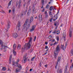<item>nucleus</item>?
Here are the masks:
<instances>
[{
  "label": "nucleus",
  "mask_w": 73,
  "mask_h": 73,
  "mask_svg": "<svg viewBox=\"0 0 73 73\" xmlns=\"http://www.w3.org/2000/svg\"><path fill=\"white\" fill-rule=\"evenodd\" d=\"M20 70H21L20 69H19L18 68H17L15 70V72L16 73H17L18 72H19L20 71Z\"/></svg>",
  "instance_id": "18"
},
{
  "label": "nucleus",
  "mask_w": 73,
  "mask_h": 73,
  "mask_svg": "<svg viewBox=\"0 0 73 73\" xmlns=\"http://www.w3.org/2000/svg\"><path fill=\"white\" fill-rule=\"evenodd\" d=\"M18 47H21V45L20 44H18Z\"/></svg>",
  "instance_id": "54"
},
{
  "label": "nucleus",
  "mask_w": 73,
  "mask_h": 73,
  "mask_svg": "<svg viewBox=\"0 0 73 73\" xmlns=\"http://www.w3.org/2000/svg\"><path fill=\"white\" fill-rule=\"evenodd\" d=\"M36 5V4H34L33 5L32 8V13H34L35 11V6Z\"/></svg>",
  "instance_id": "8"
},
{
  "label": "nucleus",
  "mask_w": 73,
  "mask_h": 73,
  "mask_svg": "<svg viewBox=\"0 0 73 73\" xmlns=\"http://www.w3.org/2000/svg\"><path fill=\"white\" fill-rule=\"evenodd\" d=\"M26 47H25V45L24 46V48H22V52H23L24 51V50H25V49H26V48L27 49V50H28V49L30 48H28V47H27V45H26Z\"/></svg>",
  "instance_id": "7"
},
{
  "label": "nucleus",
  "mask_w": 73,
  "mask_h": 73,
  "mask_svg": "<svg viewBox=\"0 0 73 73\" xmlns=\"http://www.w3.org/2000/svg\"><path fill=\"white\" fill-rule=\"evenodd\" d=\"M31 61H34V59L32 58L31 59Z\"/></svg>",
  "instance_id": "62"
},
{
  "label": "nucleus",
  "mask_w": 73,
  "mask_h": 73,
  "mask_svg": "<svg viewBox=\"0 0 73 73\" xmlns=\"http://www.w3.org/2000/svg\"><path fill=\"white\" fill-rule=\"evenodd\" d=\"M15 64H16V62H15V61H13V65H15V66H16Z\"/></svg>",
  "instance_id": "30"
},
{
  "label": "nucleus",
  "mask_w": 73,
  "mask_h": 73,
  "mask_svg": "<svg viewBox=\"0 0 73 73\" xmlns=\"http://www.w3.org/2000/svg\"><path fill=\"white\" fill-rule=\"evenodd\" d=\"M56 44H57V43L56 42H55V43L53 45H56Z\"/></svg>",
  "instance_id": "63"
},
{
  "label": "nucleus",
  "mask_w": 73,
  "mask_h": 73,
  "mask_svg": "<svg viewBox=\"0 0 73 73\" xmlns=\"http://www.w3.org/2000/svg\"><path fill=\"white\" fill-rule=\"evenodd\" d=\"M22 2V1H21V0H19L18 4H21V3Z\"/></svg>",
  "instance_id": "29"
},
{
  "label": "nucleus",
  "mask_w": 73,
  "mask_h": 73,
  "mask_svg": "<svg viewBox=\"0 0 73 73\" xmlns=\"http://www.w3.org/2000/svg\"><path fill=\"white\" fill-rule=\"evenodd\" d=\"M49 4H47L45 7V8H46V9H49Z\"/></svg>",
  "instance_id": "23"
},
{
  "label": "nucleus",
  "mask_w": 73,
  "mask_h": 73,
  "mask_svg": "<svg viewBox=\"0 0 73 73\" xmlns=\"http://www.w3.org/2000/svg\"><path fill=\"white\" fill-rule=\"evenodd\" d=\"M42 4H43L44 3V0H42Z\"/></svg>",
  "instance_id": "48"
},
{
  "label": "nucleus",
  "mask_w": 73,
  "mask_h": 73,
  "mask_svg": "<svg viewBox=\"0 0 73 73\" xmlns=\"http://www.w3.org/2000/svg\"><path fill=\"white\" fill-rule=\"evenodd\" d=\"M57 40L58 41V40H59V37H58V36H57Z\"/></svg>",
  "instance_id": "45"
},
{
  "label": "nucleus",
  "mask_w": 73,
  "mask_h": 73,
  "mask_svg": "<svg viewBox=\"0 0 73 73\" xmlns=\"http://www.w3.org/2000/svg\"><path fill=\"white\" fill-rule=\"evenodd\" d=\"M12 55L11 54L10 55V56L9 57V64L11 63V60H12Z\"/></svg>",
  "instance_id": "12"
},
{
  "label": "nucleus",
  "mask_w": 73,
  "mask_h": 73,
  "mask_svg": "<svg viewBox=\"0 0 73 73\" xmlns=\"http://www.w3.org/2000/svg\"><path fill=\"white\" fill-rule=\"evenodd\" d=\"M17 66L18 67L19 69H21V70L22 69V66H21V65L20 64H17Z\"/></svg>",
  "instance_id": "10"
},
{
  "label": "nucleus",
  "mask_w": 73,
  "mask_h": 73,
  "mask_svg": "<svg viewBox=\"0 0 73 73\" xmlns=\"http://www.w3.org/2000/svg\"><path fill=\"white\" fill-rule=\"evenodd\" d=\"M44 11H45V9H43V10L42 11V12H44Z\"/></svg>",
  "instance_id": "58"
},
{
  "label": "nucleus",
  "mask_w": 73,
  "mask_h": 73,
  "mask_svg": "<svg viewBox=\"0 0 73 73\" xmlns=\"http://www.w3.org/2000/svg\"><path fill=\"white\" fill-rule=\"evenodd\" d=\"M53 34H56V32L54 31V32L52 33Z\"/></svg>",
  "instance_id": "59"
},
{
  "label": "nucleus",
  "mask_w": 73,
  "mask_h": 73,
  "mask_svg": "<svg viewBox=\"0 0 73 73\" xmlns=\"http://www.w3.org/2000/svg\"><path fill=\"white\" fill-rule=\"evenodd\" d=\"M49 9L50 11H52V9H53V6H51L49 8Z\"/></svg>",
  "instance_id": "26"
},
{
  "label": "nucleus",
  "mask_w": 73,
  "mask_h": 73,
  "mask_svg": "<svg viewBox=\"0 0 73 73\" xmlns=\"http://www.w3.org/2000/svg\"><path fill=\"white\" fill-rule=\"evenodd\" d=\"M36 36H35L34 37V41H35V40H36Z\"/></svg>",
  "instance_id": "34"
},
{
  "label": "nucleus",
  "mask_w": 73,
  "mask_h": 73,
  "mask_svg": "<svg viewBox=\"0 0 73 73\" xmlns=\"http://www.w3.org/2000/svg\"><path fill=\"white\" fill-rule=\"evenodd\" d=\"M59 73H62V70L60 69V72H59Z\"/></svg>",
  "instance_id": "46"
},
{
  "label": "nucleus",
  "mask_w": 73,
  "mask_h": 73,
  "mask_svg": "<svg viewBox=\"0 0 73 73\" xmlns=\"http://www.w3.org/2000/svg\"><path fill=\"white\" fill-rule=\"evenodd\" d=\"M68 64H67V65L66 66V67L65 68V70L64 71V73H66L67 72V69H68Z\"/></svg>",
  "instance_id": "16"
},
{
  "label": "nucleus",
  "mask_w": 73,
  "mask_h": 73,
  "mask_svg": "<svg viewBox=\"0 0 73 73\" xmlns=\"http://www.w3.org/2000/svg\"><path fill=\"white\" fill-rule=\"evenodd\" d=\"M48 38L49 39H50L52 38V36H48Z\"/></svg>",
  "instance_id": "49"
},
{
  "label": "nucleus",
  "mask_w": 73,
  "mask_h": 73,
  "mask_svg": "<svg viewBox=\"0 0 73 73\" xmlns=\"http://www.w3.org/2000/svg\"><path fill=\"white\" fill-rule=\"evenodd\" d=\"M64 45H62V44L61 45V48L62 49H63L64 50H65V49H64Z\"/></svg>",
  "instance_id": "21"
},
{
  "label": "nucleus",
  "mask_w": 73,
  "mask_h": 73,
  "mask_svg": "<svg viewBox=\"0 0 73 73\" xmlns=\"http://www.w3.org/2000/svg\"><path fill=\"white\" fill-rule=\"evenodd\" d=\"M32 38L31 37L29 38V42L27 43H26L25 45V47H26V45L28 47V48H30L31 46V44H32Z\"/></svg>",
  "instance_id": "1"
},
{
  "label": "nucleus",
  "mask_w": 73,
  "mask_h": 73,
  "mask_svg": "<svg viewBox=\"0 0 73 73\" xmlns=\"http://www.w3.org/2000/svg\"><path fill=\"white\" fill-rule=\"evenodd\" d=\"M27 11L26 10L25 11V13L24 14V15H26V13H27Z\"/></svg>",
  "instance_id": "44"
},
{
  "label": "nucleus",
  "mask_w": 73,
  "mask_h": 73,
  "mask_svg": "<svg viewBox=\"0 0 73 73\" xmlns=\"http://www.w3.org/2000/svg\"><path fill=\"white\" fill-rule=\"evenodd\" d=\"M33 17H32L30 19V23H30V24H31V23H32V22L33 21Z\"/></svg>",
  "instance_id": "19"
},
{
  "label": "nucleus",
  "mask_w": 73,
  "mask_h": 73,
  "mask_svg": "<svg viewBox=\"0 0 73 73\" xmlns=\"http://www.w3.org/2000/svg\"><path fill=\"white\" fill-rule=\"evenodd\" d=\"M27 53H26L25 55L23 57V60H22V62L23 63H24H24H25V62H26V61L27 60V58H26L27 57Z\"/></svg>",
  "instance_id": "5"
},
{
  "label": "nucleus",
  "mask_w": 73,
  "mask_h": 73,
  "mask_svg": "<svg viewBox=\"0 0 73 73\" xmlns=\"http://www.w3.org/2000/svg\"><path fill=\"white\" fill-rule=\"evenodd\" d=\"M18 3H17V2L16 3V7H17V5H18Z\"/></svg>",
  "instance_id": "55"
},
{
  "label": "nucleus",
  "mask_w": 73,
  "mask_h": 73,
  "mask_svg": "<svg viewBox=\"0 0 73 73\" xmlns=\"http://www.w3.org/2000/svg\"><path fill=\"white\" fill-rule=\"evenodd\" d=\"M16 44H14L13 45V50H15L16 49Z\"/></svg>",
  "instance_id": "20"
},
{
  "label": "nucleus",
  "mask_w": 73,
  "mask_h": 73,
  "mask_svg": "<svg viewBox=\"0 0 73 73\" xmlns=\"http://www.w3.org/2000/svg\"><path fill=\"white\" fill-rule=\"evenodd\" d=\"M39 17V20H41L42 21V15L41 14H39L38 15Z\"/></svg>",
  "instance_id": "11"
},
{
  "label": "nucleus",
  "mask_w": 73,
  "mask_h": 73,
  "mask_svg": "<svg viewBox=\"0 0 73 73\" xmlns=\"http://www.w3.org/2000/svg\"><path fill=\"white\" fill-rule=\"evenodd\" d=\"M53 19L52 18H51L50 19V20L49 21H50V22H52V19Z\"/></svg>",
  "instance_id": "47"
},
{
  "label": "nucleus",
  "mask_w": 73,
  "mask_h": 73,
  "mask_svg": "<svg viewBox=\"0 0 73 73\" xmlns=\"http://www.w3.org/2000/svg\"><path fill=\"white\" fill-rule=\"evenodd\" d=\"M29 29V28H27L26 27V31H28V30Z\"/></svg>",
  "instance_id": "53"
},
{
  "label": "nucleus",
  "mask_w": 73,
  "mask_h": 73,
  "mask_svg": "<svg viewBox=\"0 0 73 73\" xmlns=\"http://www.w3.org/2000/svg\"><path fill=\"white\" fill-rule=\"evenodd\" d=\"M30 25H31V23H29L28 25L27 26L26 28H29V27H30Z\"/></svg>",
  "instance_id": "24"
},
{
  "label": "nucleus",
  "mask_w": 73,
  "mask_h": 73,
  "mask_svg": "<svg viewBox=\"0 0 73 73\" xmlns=\"http://www.w3.org/2000/svg\"><path fill=\"white\" fill-rule=\"evenodd\" d=\"M28 20H29V19H27L26 20L25 23L23 25L24 27H26V25H27V24L28 23Z\"/></svg>",
  "instance_id": "17"
},
{
  "label": "nucleus",
  "mask_w": 73,
  "mask_h": 73,
  "mask_svg": "<svg viewBox=\"0 0 73 73\" xmlns=\"http://www.w3.org/2000/svg\"><path fill=\"white\" fill-rule=\"evenodd\" d=\"M60 60H61V58H60V57H58V62H59V61H60Z\"/></svg>",
  "instance_id": "28"
},
{
  "label": "nucleus",
  "mask_w": 73,
  "mask_h": 73,
  "mask_svg": "<svg viewBox=\"0 0 73 73\" xmlns=\"http://www.w3.org/2000/svg\"><path fill=\"white\" fill-rule=\"evenodd\" d=\"M18 49H20V47H17Z\"/></svg>",
  "instance_id": "64"
},
{
  "label": "nucleus",
  "mask_w": 73,
  "mask_h": 73,
  "mask_svg": "<svg viewBox=\"0 0 73 73\" xmlns=\"http://www.w3.org/2000/svg\"><path fill=\"white\" fill-rule=\"evenodd\" d=\"M71 52L72 54V55L73 56V49L72 50Z\"/></svg>",
  "instance_id": "38"
},
{
  "label": "nucleus",
  "mask_w": 73,
  "mask_h": 73,
  "mask_svg": "<svg viewBox=\"0 0 73 73\" xmlns=\"http://www.w3.org/2000/svg\"><path fill=\"white\" fill-rule=\"evenodd\" d=\"M70 33L69 34V36L70 37H72V30L70 29Z\"/></svg>",
  "instance_id": "9"
},
{
  "label": "nucleus",
  "mask_w": 73,
  "mask_h": 73,
  "mask_svg": "<svg viewBox=\"0 0 73 73\" xmlns=\"http://www.w3.org/2000/svg\"><path fill=\"white\" fill-rule=\"evenodd\" d=\"M11 27V22L9 20L7 22V32H8V29L10 28Z\"/></svg>",
  "instance_id": "4"
},
{
  "label": "nucleus",
  "mask_w": 73,
  "mask_h": 73,
  "mask_svg": "<svg viewBox=\"0 0 73 73\" xmlns=\"http://www.w3.org/2000/svg\"><path fill=\"white\" fill-rule=\"evenodd\" d=\"M45 49H48V46H45Z\"/></svg>",
  "instance_id": "52"
},
{
  "label": "nucleus",
  "mask_w": 73,
  "mask_h": 73,
  "mask_svg": "<svg viewBox=\"0 0 73 73\" xmlns=\"http://www.w3.org/2000/svg\"><path fill=\"white\" fill-rule=\"evenodd\" d=\"M19 60H17V61L16 62V64H17H17H18V63L19 62Z\"/></svg>",
  "instance_id": "42"
},
{
  "label": "nucleus",
  "mask_w": 73,
  "mask_h": 73,
  "mask_svg": "<svg viewBox=\"0 0 73 73\" xmlns=\"http://www.w3.org/2000/svg\"><path fill=\"white\" fill-rule=\"evenodd\" d=\"M44 14H46V15H47V12L46 11H45L44 12Z\"/></svg>",
  "instance_id": "56"
},
{
  "label": "nucleus",
  "mask_w": 73,
  "mask_h": 73,
  "mask_svg": "<svg viewBox=\"0 0 73 73\" xmlns=\"http://www.w3.org/2000/svg\"><path fill=\"white\" fill-rule=\"evenodd\" d=\"M56 24H57L56 27H58V22L56 21Z\"/></svg>",
  "instance_id": "43"
},
{
  "label": "nucleus",
  "mask_w": 73,
  "mask_h": 73,
  "mask_svg": "<svg viewBox=\"0 0 73 73\" xmlns=\"http://www.w3.org/2000/svg\"><path fill=\"white\" fill-rule=\"evenodd\" d=\"M24 13V11H22V13H21V16H22L23 15V13Z\"/></svg>",
  "instance_id": "39"
},
{
  "label": "nucleus",
  "mask_w": 73,
  "mask_h": 73,
  "mask_svg": "<svg viewBox=\"0 0 73 73\" xmlns=\"http://www.w3.org/2000/svg\"><path fill=\"white\" fill-rule=\"evenodd\" d=\"M67 45H68V42H66V44L65 46V48H66V46H67Z\"/></svg>",
  "instance_id": "32"
},
{
  "label": "nucleus",
  "mask_w": 73,
  "mask_h": 73,
  "mask_svg": "<svg viewBox=\"0 0 73 73\" xmlns=\"http://www.w3.org/2000/svg\"><path fill=\"white\" fill-rule=\"evenodd\" d=\"M5 69H6V68H5V67H3L2 68V70H5Z\"/></svg>",
  "instance_id": "31"
},
{
  "label": "nucleus",
  "mask_w": 73,
  "mask_h": 73,
  "mask_svg": "<svg viewBox=\"0 0 73 73\" xmlns=\"http://www.w3.org/2000/svg\"><path fill=\"white\" fill-rule=\"evenodd\" d=\"M36 27V26H33L32 29L30 30V32H32V31H34L35 29V28Z\"/></svg>",
  "instance_id": "13"
},
{
  "label": "nucleus",
  "mask_w": 73,
  "mask_h": 73,
  "mask_svg": "<svg viewBox=\"0 0 73 73\" xmlns=\"http://www.w3.org/2000/svg\"><path fill=\"white\" fill-rule=\"evenodd\" d=\"M18 8H20V7H21V4H18Z\"/></svg>",
  "instance_id": "36"
},
{
  "label": "nucleus",
  "mask_w": 73,
  "mask_h": 73,
  "mask_svg": "<svg viewBox=\"0 0 73 73\" xmlns=\"http://www.w3.org/2000/svg\"><path fill=\"white\" fill-rule=\"evenodd\" d=\"M13 53L14 55V56H16L17 54V52L15 51V50H13Z\"/></svg>",
  "instance_id": "15"
},
{
  "label": "nucleus",
  "mask_w": 73,
  "mask_h": 73,
  "mask_svg": "<svg viewBox=\"0 0 73 73\" xmlns=\"http://www.w3.org/2000/svg\"><path fill=\"white\" fill-rule=\"evenodd\" d=\"M17 25L19 28L18 30H19V27H20V22L19 21L18 22Z\"/></svg>",
  "instance_id": "22"
},
{
  "label": "nucleus",
  "mask_w": 73,
  "mask_h": 73,
  "mask_svg": "<svg viewBox=\"0 0 73 73\" xmlns=\"http://www.w3.org/2000/svg\"><path fill=\"white\" fill-rule=\"evenodd\" d=\"M57 16L56 17V18H55L54 19H53V21H55V20H57Z\"/></svg>",
  "instance_id": "35"
},
{
  "label": "nucleus",
  "mask_w": 73,
  "mask_h": 73,
  "mask_svg": "<svg viewBox=\"0 0 73 73\" xmlns=\"http://www.w3.org/2000/svg\"><path fill=\"white\" fill-rule=\"evenodd\" d=\"M11 1H10L8 3V6H10L11 5Z\"/></svg>",
  "instance_id": "33"
},
{
  "label": "nucleus",
  "mask_w": 73,
  "mask_h": 73,
  "mask_svg": "<svg viewBox=\"0 0 73 73\" xmlns=\"http://www.w3.org/2000/svg\"><path fill=\"white\" fill-rule=\"evenodd\" d=\"M56 33L58 35L60 33V31H56Z\"/></svg>",
  "instance_id": "40"
},
{
  "label": "nucleus",
  "mask_w": 73,
  "mask_h": 73,
  "mask_svg": "<svg viewBox=\"0 0 73 73\" xmlns=\"http://www.w3.org/2000/svg\"><path fill=\"white\" fill-rule=\"evenodd\" d=\"M48 17V14H46L45 15V18H47Z\"/></svg>",
  "instance_id": "51"
},
{
  "label": "nucleus",
  "mask_w": 73,
  "mask_h": 73,
  "mask_svg": "<svg viewBox=\"0 0 73 73\" xmlns=\"http://www.w3.org/2000/svg\"><path fill=\"white\" fill-rule=\"evenodd\" d=\"M31 0H28V3L29 4H30V3L31 2Z\"/></svg>",
  "instance_id": "41"
},
{
  "label": "nucleus",
  "mask_w": 73,
  "mask_h": 73,
  "mask_svg": "<svg viewBox=\"0 0 73 73\" xmlns=\"http://www.w3.org/2000/svg\"><path fill=\"white\" fill-rule=\"evenodd\" d=\"M49 14L50 15H51V16L52 15V12L49 11Z\"/></svg>",
  "instance_id": "37"
},
{
  "label": "nucleus",
  "mask_w": 73,
  "mask_h": 73,
  "mask_svg": "<svg viewBox=\"0 0 73 73\" xmlns=\"http://www.w3.org/2000/svg\"><path fill=\"white\" fill-rule=\"evenodd\" d=\"M54 25H55V26H56V25H57V23H56V22H54Z\"/></svg>",
  "instance_id": "50"
},
{
  "label": "nucleus",
  "mask_w": 73,
  "mask_h": 73,
  "mask_svg": "<svg viewBox=\"0 0 73 73\" xmlns=\"http://www.w3.org/2000/svg\"><path fill=\"white\" fill-rule=\"evenodd\" d=\"M11 10H9V13H11Z\"/></svg>",
  "instance_id": "57"
},
{
  "label": "nucleus",
  "mask_w": 73,
  "mask_h": 73,
  "mask_svg": "<svg viewBox=\"0 0 73 73\" xmlns=\"http://www.w3.org/2000/svg\"><path fill=\"white\" fill-rule=\"evenodd\" d=\"M18 36V35H17V34L16 33H15L13 35V37L14 38H17V36Z\"/></svg>",
  "instance_id": "14"
},
{
  "label": "nucleus",
  "mask_w": 73,
  "mask_h": 73,
  "mask_svg": "<svg viewBox=\"0 0 73 73\" xmlns=\"http://www.w3.org/2000/svg\"><path fill=\"white\" fill-rule=\"evenodd\" d=\"M12 11H13V13H15V8H13V9Z\"/></svg>",
  "instance_id": "27"
},
{
  "label": "nucleus",
  "mask_w": 73,
  "mask_h": 73,
  "mask_svg": "<svg viewBox=\"0 0 73 73\" xmlns=\"http://www.w3.org/2000/svg\"><path fill=\"white\" fill-rule=\"evenodd\" d=\"M4 52H6V51H7V50L6 49H4Z\"/></svg>",
  "instance_id": "61"
},
{
  "label": "nucleus",
  "mask_w": 73,
  "mask_h": 73,
  "mask_svg": "<svg viewBox=\"0 0 73 73\" xmlns=\"http://www.w3.org/2000/svg\"><path fill=\"white\" fill-rule=\"evenodd\" d=\"M63 40H64V41H65V35H64V33L63 34Z\"/></svg>",
  "instance_id": "25"
},
{
  "label": "nucleus",
  "mask_w": 73,
  "mask_h": 73,
  "mask_svg": "<svg viewBox=\"0 0 73 73\" xmlns=\"http://www.w3.org/2000/svg\"><path fill=\"white\" fill-rule=\"evenodd\" d=\"M60 50L59 48V45H58L56 48V50L54 51V56L55 58H56V57H57V54H58V52L60 51Z\"/></svg>",
  "instance_id": "2"
},
{
  "label": "nucleus",
  "mask_w": 73,
  "mask_h": 73,
  "mask_svg": "<svg viewBox=\"0 0 73 73\" xmlns=\"http://www.w3.org/2000/svg\"><path fill=\"white\" fill-rule=\"evenodd\" d=\"M28 11L29 12H28L27 13V15L28 16H29V15H30V14L31 12V8L30 7H29Z\"/></svg>",
  "instance_id": "6"
},
{
  "label": "nucleus",
  "mask_w": 73,
  "mask_h": 73,
  "mask_svg": "<svg viewBox=\"0 0 73 73\" xmlns=\"http://www.w3.org/2000/svg\"><path fill=\"white\" fill-rule=\"evenodd\" d=\"M45 67H46V68H47V66H48V65L47 64H46L45 65Z\"/></svg>",
  "instance_id": "60"
},
{
  "label": "nucleus",
  "mask_w": 73,
  "mask_h": 73,
  "mask_svg": "<svg viewBox=\"0 0 73 73\" xmlns=\"http://www.w3.org/2000/svg\"><path fill=\"white\" fill-rule=\"evenodd\" d=\"M0 44H1V49L0 50H2L4 46V47L3 48V49L7 50V48H8V46H5V45H4V42H3L2 40H0Z\"/></svg>",
  "instance_id": "3"
}]
</instances>
